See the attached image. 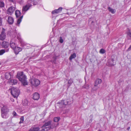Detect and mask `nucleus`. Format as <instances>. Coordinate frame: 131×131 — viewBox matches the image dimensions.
<instances>
[{
  "label": "nucleus",
  "mask_w": 131,
  "mask_h": 131,
  "mask_svg": "<svg viewBox=\"0 0 131 131\" xmlns=\"http://www.w3.org/2000/svg\"><path fill=\"white\" fill-rule=\"evenodd\" d=\"M58 125V123H53L51 124L50 121H49L44 124L41 129L39 128V131H47L50 128H53L56 127Z\"/></svg>",
  "instance_id": "f257e3e1"
},
{
  "label": "nucleus",
  "mask_w": 131,
  "mask_h": 131,
  "mask_svg": "<svg viewBox=\"0 0 131 131\" xmlns=\"http://www.w3.org/2000/svg\"><path fill=\"white\" fill-rule=\"evenodd\" d=\"M17 78L21 81L24 85L27 84L26 80V77L24 74L23 72L19 71L17 72Z\"/></svg>",
  "instance_id": "f03ea898"
},
{
  "label": "nucleus",
  "mask_w": 131,
  "mask_h": 131,
  "mask_svg": "<svg viewBox=\"0 0 131 131\" xmlns=\"http://www.w3.org/2000/svg\"><path fill=\"white\" fill-rule=\"evenodd\" d=\"M0 106L2 107L1 109L2 117L3 118H7L9 116V115L8 113L9 110L6 106L3 105H1Z\"/></svg>",
  "instance_id": "7ed1b4c3"
},
{
  "label": "nucleus",
  "mask_w": 131,
  "mask_h": 131,
  "mask_svg": "<svg viewBox=\"0 0 131 131\" xmlns=\"http://www.w3.org/2000/svg\"><path fill=\"white\" fill-rule=\"evenodd\" d=\"M12 95L14 98H17L19 94V90L16 88L12 87L9 89Z\"/></svg>",
  "instance_id": "20e7f679"
},
{
  "label": "nucleus",
  "mask_w": 131,
  "mask_h": 131,
  "mask_svg": "<svg viewBox=\"0 0 131 131\" xmlns=\"http://www.w3.org/2000/svg\"><path fill=\"white\" fill-rule=\"evenodd\" d=\"M29 82L32 86L34 87H37L40 84V81L39 80L33 77L30 78Z\"/></svg>",
  "instance_id": "39448f33"
},
{
  "label": "nucleus",
  "mask_w": 131,
  "mask_h": 131,
  "mask_svg": "<svg viewBox=\"0 0 131 131\" xmlns=\"http://www.w3.org/2000/svg\"><path fill=\"white\" fill-rule=\"evenodd\" d=\"M73 100L72 97L69 98L67 100H62L60 102L61 105H69L73 103Z\"/></svg>",
  "instance_id": "423d86ee"
},
{
  "label": "nucleus",
  "mask_w": 131,
  "mask_h": 131,
  "mask_svg": "<svg viewBox=\"0 0 131 131\" xmlns=\"http://www.w3.org/2000/svg\"><path fill=\"white\" fill-rule=\"evenodd\" d=\"M32 5L31 4H29L27 3V4L23 6L22 9V13L23 14H24L27 11L31 6Z\"/></svg>",
  "instance_id": "0eeeda50"
},
{
  "label": "nucleus",
  "mask_w": 131,
  "mask_h": 131,
  "mask_svg": "<svg viewBox=\"0 0 131 131\" xmlns=\"http://www.w3.org/2000/svg\"><path fill=\"white\" fill-rule=\"evenodd\" d=\"M102 82L101 79H97L95 82L94 84V87L92 89L93 90H96L98 88V87L97 86L99 84L101 83Z\"/></svg>",
  "instance_id": "6e6552de"
},
{
  "label": "nucleus",
  "mask_w": 131,
  "mask_h": 131,
  "mask_svg": "<svg viewBox=\"0 0 131 131\" xmlns=\"http://www.w3.org/2000/svg\"><path fill=\"white\" fill-rule=\"evenodd\" d=\"M5 29L3 28L2 31L0 35V39L3 40L5 39L6 37V35L5 33Z\"/></svg>",
  "instance_id": "1a4fd4ad"
},
{
  "label": "nucleus",
  "mask_w": 131,
  "mask_h": 131,
  "mask_svg": "<svg viewBox=\"0 0 131 131\" xmlns=\"http://www.w3.org/2000/svg\"><path fill=\"white\" fill-rule=\"evenodd\" d=\"M6 19L7 23L10 25L12 24L14 22V19L11 16H7L6 17Z\"/></svg>",
  "instance_id": "9d476101"
},
{
  "label": "nucleus",
  "mask_w": 131,
  "mask_h": 131,
  "mask_svg": "<svg viewBox=\"0 0 131 131\" xmlns=\"http://www.w3.org/2000/svg\"><path fill=\"white\" fill-rule=\"evenodd\" d=\"M15 10L14 7H11L9 8L7 10V14L9 15H11L13 13Z\"/></svg>",
  "instance_id": "9b49d317"
},
{
  "label": "nucleus",
  "mask_w": 131,
  "mask_h": 131,
  "mask_svg": "<svg viewBox=\"0 0 131 131\" xmlns=\"http://www.w3.org/2000/svg\"><path fill=\"white\" fill-rule=\"evenodd\" d=\"M13 50L14 52L17 55L22 50V49L21 48L17 46L14 48Z\"/></svg>",
  "instance_id": "f8f14e48"
},
{
  "label": "nucleus",
  "mask_w": 131,
  "mask_h": 131,
  "mask_svg": "<svg viewBox=\"0 0 131 131\" xmlns=\"http://www.w3.org/2000/svg\"><path fill=\"white\" fill-rule=\"evenodd\" d=\"M62 8L60 7L57 9H55L52 12V15L53 16L54 15L60 13L62 11Z\"/></svg>",
  "instance_id": "ddd939ff"
},
{
  "label": "nucleus",
  "mask_w": 131,
  "mask_h": 131,
  "mask_svg": "<svg viewBox=\"0 0 131 131\" xmlns=\"http://www.w3.org/2000/svg\"><path fill=\"white\" fill-rule=\"evenodd\" d=\"M2 46L3 48H6L9 46V44L8 42L3 41L2 43Z\"/></svg>",
  "instance_id": "4468645a"
},
{
  "label": "nucleus",
  "mask_w": 131,
  "mask_h": 131,
  "mask_svg": "<svg viewBox=\"0 0 131 131\" xmlns=\"http://www.w3.org/2000/svg\"><path fill=\"white\" fill-rule=\"evenodd\" d=\"M10 44L11 48L13 50L17 46L12 39L10 40Z\"/></svg>",
  "instance_id": "2eb2a0df"
},
{
  "label": "nucleus",
  "mask_w": 131,
  "mask_h": 131,
  "mask_svg": "<svg viewBox=\"0 0 131 131\" xmlns=\"http://www.w3.org/2000/svg\"><path fill=\"white\" fill-rule=\"evenodd\" d=\"M17 38L19 41L20 43L23 44L24 43V41L21 38L20 36V33H18L17 34Z\"/></svg>",
  "instance_id": "dca6fc26"
},
{
  "label": "nucleus",
  "mask_w": 131,
  "mask_h": 131,
  "mask_svg": "<svg viewBox=\"0 0 131 131\" xmlns=\"http://www.w3.org/2000/svg\"><path fill=\"white\" fill-rule=\"evenodd\" d=\"M33 99L34 100H38L40 97L39 95L37 93H35L33 95Z\"/></svg>",
  "instance_id": "f3484780"
},
{
  "label": "nucleus",
  "mask_w": 131,
  "mask_h": 131,
  "mask_svg": "<svg viewBox=\"0 0 131 131\" xmlns=\"http://www.w3.org/2000/svg\"><path fill=\"white\" fill-rule=\"evenodd\" d=\"M23 16H22L18 18L17 20V22L16 23V25L18 26H19L20 23L22 19L23 18Z\"/></svg>",
  "instance_id": "a211bd4d"
},
{
  "label": "nucleus",
  "mask_w": 131,
  "mask_h": 131,
  "mask_svg": "<svg viewBox=\"0 0 131 131\" xmlns=\"http://www.w3.org/2000/svg\"><path fill=\"white\" fill-rule=\"evenodd\" d=\"M39 127L35 126L32 127L29 131H39Z\"/></svg>",
  "instance_id": "6ab92c4d"
},
{
  "label": "nucleus",
  "mask_w": 131,
  "mask_h": 131,
  "mask_svg": "<svg viewBox=\"0 0 131 131\" xmlns=\"http://www.w3.org/2000/svg\"><path fill=\"white\" fill-rule=\"evenodd\" d=\"M29 104L28 101L26 99L24 100L23 102V105L24 106H27Z\"/></svg>",
  "instance_id": "aec40b11"
},
{
  "label": "nucleus",
  "mask_w": 131,
  "mask_h": 131,
  "mask_svg": "<svg viewBox=\"0 0 131 131\" xmlns=\"http://www.w3.org/2000/svg\"><path fill=\"white\" fill-rule=\"evenodd\" d=\"M9 50V49H7L6 50L4 49H2L0 50V56L2 55L6 52H8Z\"/></svg>",
  "instance_id": "412c9836"
},
{
  "label": "nucleus",
  "mask_w": 131,
  "mask_h": 131,
  "mask_svg": "<svg viewBox=\"0 0 131 131\" xmlns=\"http://www.w3.org/2000/svg\"><path fill=\"white\" fill-rule=\"evenodd\" d=\"M5 78L7 79H9L11 78V76L9 72L6 73L5 75Z\"/></svg>",
  "instance_id": "4be33fe9"
},
{
  "label": "nucleus",
  "mask_w": 131,
  "mask_h": 131,
  "mask_svg": "<svg viewBox=\"0 0 131 131\" xmlns=\"http://www.w3.org/2000/svg\"><path fill=\"white\" fill-rule=\"evenodd\" d=\"M15 14L17 18L18 17L21 15V13L18 10H16L15 12Z\"/></svg>",
  "instance_id": "5701e85b"
},
{
  "label": "nucleus",
  "mask_w": 131,
  "mask_h": 131,
  "mask_svg": "<svg viewBox=\"0 0 131 131\" xmlns=\"http://www.w3.org/2000/svg\"><path fill=\"white\" fill-rule=\"evenodd\" d=\"M108 9L109 11L113 14H114L116 12L115 9H114L110 7H108Z\"/></svg>",
  "instance_id": "b1692460"
},
{
  "label": "nucleus",
  "mask_w": 131,
  "mask_h": 131,
  "mask_svg": "<svg viewBox=\"0 0 131 131\" xmlns=\"http://www.w3.org/2000/svg\"><path fill=\"white\" fill-rule=\"evenodd\" d=\"M76 57V55L75 53H74L71 55L69 57V60H71L75 58Z\"/></svg>",
  "instance_id": "393cba45"
},
{
  "label": "nucleus",
  "mask_w": 131,
  "mask_h": 131,
  "mask_svg": "<svg viewBox=\"0 0 131 131\" xmlns=\"http://www.w3.org/2000/svg\"><path fill=\"white\" fill-rule=\"evenodd\" d=\"M34 0H28L27 3L29 4H32V3L34 5H36L37 4L36 2H34Z\"/></svg>",
  "instance_id": "a878e982"
},
{
  "label": "nucleus",
  "mask_w": 131,
  "mask_h": 131,
  "mask_svg": "<svg viewBox=\"0 0 131 131\" xmlns=\"http://www.w3.org/2000/svg\"><path fill=\"white\" fill-rule=\"evenodd\" d=\"M127 37H129L130 39H131V30H128L127 32Z\"/></svg>",
  "instance_id": "bb28decb"
},
{
  "label": "nucleus",
  "mask_w": 131,
  "mask_h": 131,
  "mask_svg": "<svg viewBox=\"0 0 131 131\" xmlns=\"http://www.w3.org/2000/svg\"><path fill=\"white\" fill-rule=\"evenodd\" d=\"M111 62L110 63V62H109V60L108 61V63H109V65L110 66H113L115 64V63L114 64V63H113V62L114 61V60L113 59H112L111 60Z\"/></svg>",
  "instance_id": "cd10ccee"
},
{
  "label": "nucleus",
  "mask_w": 131,
  "mask_h": 131,
  "mask_svg": "<svg viewBox=\"0 0 131 131\" xmlns=\"http://www.w3.org/2000/svg\"><path fill=\"white\" fill-rule=\"evenodd\" d=\"M60 119L59 117H55L54 118V121L55 122H57L60 120Z\"/></svg>",
  "instance_id": "c85d7f7f"
},
{
  "label": "nucleus",
  "mask_w": 131,
  "mask_h": 131,
  "mask_svg": "<svg viewBox=\"0 0 131 131\" xmlns=\"http://www.w3.org/2000/svg\"><path fill=\"white\" fill-rule=\"evenodd\" d=\"M20 121L19 122V123H23L24 120V117L23 116H21L20 118Z\"/></svg>",
  "instance_id": "c756f323"
},
{
  "label": "nucleus",
  "mask_w": 131,
  "mask_h": 131,
  "mask_svg": "<svg viewBox=\"0 0 131 131\" xmlns=\"http://www.w3.org/2000/svg\"><path fill=\"white\" fill-rule=\"evenodd\" d=\"M105 52V50L103 49H101L100 51V52L101 54H104Z\"/></svg>",
  "instance_id": "7c9ffc66"
},
{
  "label": "nucleus",
  "mask_w": 131,
  "mask_h": 131,
  "mask_svg": "<svg viewBox=\"0 0 131 131\" xmlns=\"http://www.w3.org/2000/svg\"><path fill=\"white\" fill-rule=\"evenodd\" d=\"M4 3L2 1H0V7H2L4 6Z\"/></svg>",
  "instance_id": "2f4dec72"
},
{
  "label": "nucleus",
  "mask_w": 131,
  "mask_h": 131,
  "mask_svg": "<svg viewBox=\"0 0 131 131\" xmlns=\"http://www.w3.org/2000/svg\"><path fill=\"white\" fill-rule=\"evenodd\" d=\"M73 82V81L72 79H70L68 81V84H69V85H71V84Z\"/></svg>",
  "instance_id": "473e14b6"
},
{
  "label": "nucleus",
  "mask_w": 131,
  "mask_h": 131,
  "mask_svg": "<svg viewBox=\"0 0 131 131\" xmlns=\"http://www.w3.org/2000/svg\"><path fill=\"white\" fill-rule=\"evenodd\" d=\"M59 42L61 43H62L63 42V40L62 39L61 37H60L59 38Z\"/></svg>",
  "instance_id": "72a5a7b5"
},
{
  "label": "nucleus",
  "mask_w": 131,
  "mask_h": 131,
  "mask_svg": "<svg viewBox=\"0 0 131 131\" xmlns=\"http://www.w3.org/2000/svg\"><path fill=\"white\" fill-rule=\"evenodd\" d=\"M89 85H88V84L84 86V88H85L87 89H89Z\"/></svg>",
  "instance_id": "f704fd0d"
},
{
  "label": "nucleus",
  "mask_w": 131,
  "mask_h": 131,
  "mask_svg": "<svg viewBox=\"0 0 131 131\" xmlns=\"http://www.w3.org/2000/svg\"><path fill=\"white\" fill-rule=\"evenodd\" d=\"M13 114L14 116H17V114L15 111H13Z\"/></svg>",
  "instance_id": "c9c22d12"
},
{
  "label": "nucleus",
  "mask_w": 131,
  "mask_h": 131,
  "mask_svg": "<svg viewBox=\"0 0 131 131\" xmlns=\"http://www.w3.org/2000/svg\"><path fill=\"white\" fill-rule=\"evenodd\" d=\"M131 50V45L128 48V51H130Z\"/></svg>",
  "instance_id": "e433bc0d"
},
{
  "label": "nucleus",
  "mask_w": 131,
  "mask_h": 131,
  "mask_svg": "<svg viewBox=\"0 0 131 131\" xmlns=\"http://www.w3.org/2000/svg\"><path fill=\"white\" fill-rule=\"evenodd\" d=\"M10 100L12 102H13L14 101V100L13 99V98H11L10 99Z\"/></svg>",
  "instance_id": "4c0bfd02"
},
{
  "label": "nucleus",
  "mask_w": 131,
  "mask_h": 131,
  "mask_svg": "<svg viewBox=\"0 0 131 131\" xmlns=\"http://www.w3.org/2000/svg\"><path fill=\"white\" fill-rule=\"evenodd\" d=\"M13 82H15V83H16L17 82V81L16 80H14Z\"/></svg>",
  "instance_id": "58836bf2"
},
{
  "label": "nucleus",
  "mask_w": 131,
  "mask_h": 131,
  "mask_svg": "<svg viewBox=\"0 0 131 131\" xmlns=\"http://www.w3.org/2000/svg\"><path fill=\"white\" fill-rule=\"evenodd\" d=\"M2 24V21L1 20H0V26H1Z\"/></svg>",
  "instance_id": "ea45409f"
},
{
  "label": "nucleus",
  "mask_w": 131,
  "mask_h": 131,
  "mask_svg": "<svg viewBox=\"0 0 131 131\" xmlns=\"http://www.w3.org/2000/svg\"><path fill=\"white\" fill-rule=\"evenodd\" d=\"M10 2H13L14 1L13 0H9Z\"/></svg>",
  "instance_id": "a19ab883"
},
{
  "label": "nucleus",
  "mask_w": 131,
  "mask_h": 131,
  "mask_svg": "<svg viewBox=\"0 0 131 131\" xmlns=\"http://www.w3.org/2000/svg\"><path fill=\"white\" fill-rule=\"evenodd\" d=\"M130 127H128V128H127V129L128 130H129L130 129Z\"/></svg>",
  "instance_id": "79ce46f5"
},
{
  "label": "nucleus",
  "mask_w": 131,
  "mask_h": 131,
  "mask_svg": "<svg viewBox=\"0 0 131 131\" xmlns=\"http://www.w3.org/2000/svg\"><path fill=\"white\" fill-rule=\"evenodd\" d=\"M1 45V43L0 42V46Z\"/></svg>",
  "instance_id": "37998d69"
},
{
  "label": "nucleus",
  "mask_w": 131,
  "mask_h": 131,
  "mask_svg": "<svg viewBox=\"0 0 131 131\" xmlns=\"http://www.w3.org/2000/svg\"><path fill=\"white\" fill-rule=\"evenodd\" d=\"M99 131H101V130H99Z\"/></svg>",
  "instance_id": "c03bdc74"
}]
</instances>
